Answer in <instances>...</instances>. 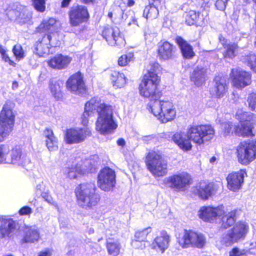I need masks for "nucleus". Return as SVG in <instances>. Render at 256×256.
I'll return each instance as SVG.
<instances>
[{"label": "nucleus", "mask_w": 256, "mask_h": 256, "mask_svg": "<svg viewBox=\"0 0 256 256\" xmlns=\"http://www.w3.org/2000/svg\"><path fill=\"white\" fill-rule=\"evenodd\" d=\"M148 108L162 123L172 120L176 116V110L172 102L157 100L153 104H148Z\"/></svg>", "instance_id": "nucleus-6"}, {"label": "nucleus", "mask_w": 256, "mask_h": 256, "mask_svg": "<svg viewBox=\"0 0 256 256\" xmlns=\"http://www.w3.org/2000/svg\"><path fill=\"white\" fill-rule=\"evenodd\" d=\"M2 60L6 62H8L10 65L14 66L15 63L12 60L10 57L7 54L6 52L4 53V54H1Z\"/></svg>", "instance_id": "nucleus-60"}, {"label": "nucleus", "mask_w": 256, "mask_h": 256, "mask_svg": "<svg viewBox=\"0 0 256 256\" xmlns=\"http://www.w3.org/2000/svg\"><path fill=\"white\" fill-rule=\"evenodd\" d=\"M230 77L233 86L238 89L250 85L252 82L250 73L239 68L232 69Z\"/></svg>", "instance_id": "nucleus-17"}, {"label": "nucleus", "mask_w": 256, "mask_h": 256, "mask_svg": "<svg viewBox=\"0 0 256 256\" xmlns=\"http://www.w3.org/2000/svg\"><path fill=\"white\" fill-rule=\"evenodd\" d=\"M68 88L76 94H82L86 92L85 84L80 73L77 72L71 76L67 81Z\"/></svg>", "instance_id": "nucleus-20"}, {"label": "nucleus", "mask_w": 256, "mask_h": 256, "mask_svg": "<svg viewBox=\"0 0 256 256\" xmlns=\"http://www.w3.org/2000/svg\"><path fill=\"white\" fill-rule=\"evenodd\" d=\"M102 36L111 46L122 48L125 46L124 38L118 27L105 28L102 31Z\"/></svg>", "instance_id": "nucleus-14"}, {"label": "nucleus", "mask_w": 256, "mask_h": 256, "mask_svg": "<svg viewBox=\"0 0 256 256\" xmlns=\"http://www.w3.org/2000/svg\"><path fill=\"white\" fill-rule=\"evenodd\" d=\"M10 148L7 146H0V164H7L9 157Z\"/></svg>", "instance_id": "nucleus-48"}, {"label": "nucleus", "mask_w": 256, "mask_h": 256, "mask_svg": "<svg viewBox=\"0 0 256 256\" xmlns=\"http://www.w3.org/2000/svg\"><path fill=\"white\" fill-rule=\"evenodd\" d=\"M8 160V164L22 166H25L30 162L29 158L26 154L22 152L20 148H14L12 149Z\"/></svg>", "instance_id": "nucleus-22"}, {"label": "nucleus", "mask_w": 256, "mask_h": 256, "mask_svg": "<svg viewBox=\"0 0 256 256\" xmlns=\"http://www.w3.org/2000/svg\"><path fill=\"white\" fill-rule=\"evenodd\" d=\"M71 0H63L62 2V6L66 7L68 4Z\"/></svg>", "instance_id": "nucleus-64"}, {"label": "nucleus", "mask_w": 256, "mask_h": 256, "mask_svg": "<svg viewBox=\"0 0 256 256\" xmlns=\"http://www.w3.org/2000/svg\"><path fill=\"white\" fill-rule=\"evenodd\" d=\"M215 130L210 124L193 125L189 127L186 133L178 131L172 137L173 142L184 151H189L192 148L190 141L198 146H201L214 137Z\"/></svg>", "instance_id": "nucleus-2"}, {"label": "nucleus", "mask_w": 256, "mask_h": 256, "mask_svg": "<svg viewBox=\"0 0 256 256\" xmlns=\"http://www.w3.org/2000/svg\"><path fill=\"white\" fill-rule=\"evenodd\" d=\"M113 110L112 105L102 102L99 98L94 97L85 104L82 124L84 126H86L88 118L98 114L96 130L102 134L112 133L118 126L114 120Z\"/></svg>", "instance_id": "nucleus-1"}, {"label": "nucleus", "mask_w": 256, "mask_h": 256, "mask_svg": "<svg viewBox=\"0 0 256 256\" xmlns=\"http://www.w3.org/2000/svg\"><path fill=\"white\" fill-rule=\"evenodd\" d=\"M220 44L224 46L225 51L224 52V58H232L236 56V52L238 50L236 44L228 42L224 38H220Z\"/></svg>", "instance_id": "nucleus-32"}, {"label": "nucleus", "mask_w": 256, "mask_h": 256, "mask_svg": "<svg viewBox=\"0 0 256 256\" xmlns=\"http://www.w3.org/2000/svg\"><path fill=\"white\" fill-rule=\"evenodd\" d=\"M88 170L82 168L80 164H73L71 167L66 168L64 170V174L70 179H74L82 174H85L88 172Z\"/></svg>", "instance_id": "nucleus-37"}, {"label": "nucleus", "mask_w": 256, "mask_h": 256, "mask_svg": "<svg viewBox=\"0 0 256 256\" xmlns=\"http://www.w3.org/2000/svg\"><path fill=\"white\" fill-rule=\"evenodd\" d=\"M47 148L50 152H54L58 149V140L54 136L52 130L46 128L44 132Z\"/></svg>", "instance_id": "nucleus-31"}, {"label": "nucleus", "mask_w": 256, "mask_h": 256, "mask_svg": "<svg viewBox=\"0 0 256 256\" xmlns=\"http://www.w3.org/2000/svg\"><path fill=\"white\" fill-rule=\"evenodd\" d=\"M106 250L109 255L117 256L121 248L120 244L118 239L108 238L106 240Z\"/></svg>", "instance_id": "nucleus-36"}, {"label": "nucleus", "mask_w": 256, "mask_h": 256, "mask_svg": "<svg viewBox=\"0 0 256 256\" xmlns=\"http://www.w3.org/2000/svg\"><path fill=\"white\" fill-rule=\"evenodd\" d=\"M91 130L88 127L70 128L65 134L64 140L68 144H78L84 141L90 136Z\"/></svg>", "instance_id": "nucleus-15"}, {"label": "nucleus", "mask_w": 256, "mask_h": 256, "mask_svg": "<svg viewBox=\"0 0 256 256\" xmlns=\"http://www.w3.org/2000/svg\"><path fill=\"white\" fill-rule=\"evenodd\" d=\"M148 4L155 6L158 8H160L165 3V0H148Z\"/></svg>", "instance_id": "nucleus-57"}, {"label": "nucleus", "mask_w": 256, "mask_h": 256, "mask_svg": "<svg viewBox=\"0 0 256 256\" xmlns=\"http://www.w3.org/2000/svg\"><path fill=\"white\" fill-rule=\"evenodd\" d=\"M221 126L222 134L224 136H230L236 128V126L230 122H222Z\"/></svg>", "instance_id": "nucleus-46"}, {"label": "nucleus", "mask_w": 256, "mask_h": 256, "mask_svg": "<svg viewBox=\"0 0 256 256\" xmlns=\"http://www.w3.org/2000/svg\"><path fill=\"white\" fill-rule=\"evenodd\" d=\"M151 232L152 228L150 227H148L141 230H138L136 232L134 238L140 240L146 241V240L148 234Z\"/></svg>", "instance_id": "nucleus-49"}, {"label": "nucleus", "mask_w": 256, "mask_h": 256, "mask_svg": "<svg viewBox=\"0 0 256 256\" xmlns=\"http://www.w3.org/2000/svg\"><path fill=\"white\" fill-rule=\"evenodd\" d=\"M72 60V58L68 56L57 54L48 61V65L58 70L66 68Z\"/></svg>", "instance_id": "nucleus-25"}, {"label": "nucleus", "mask_w": 256, "mask_h": 256, "mask_svg": "<svg viewBox=\"0 0 256 256\" xmlns=\"http://www.w3.org/2000/svg\"><path fill=\"white\" fill-rule=\"evenodd\" d=\"M146 241L134 238L132 242V246L135 248L144 249L146 248Z\"/></svg>", "instance_id": "nucleus-54"}, {"label": "nucleus", "mask_w": 256, "mask_h": 256, "mask_svg": "<svg viewBox=\"0 0 256 256\" xmlns=\"http://www.w3.org/2000/svg\"><path fill=\"white\" fill-rule=\"evenodd\" d=\"M12 52L16 58L18 60H20L24 57V50L20 44L15 45L13 48Z\"/></svg>", "instance_id": "nucleus-51"}, {"label": "nucleus", "mask_w": 256, "mask_h": 256, "mask_svg": "<svg viewBox=\"0 0 256 256\" xmlns=\"http://www.w3.org/2000/svg\"><path fill=\"white\" fill-rule=\"evenodd\" d=\"M1 224L0 226V234L2 238L8 236L16 229V222L10 218L6 216L0 218Z\"/></svg>", "instance_id": "nucleus-27"}, {"label": "nucleus", "mask_w": 256, "mask_h": 256, "mask_svg": "<svg viewBox=\"0 0 256 256\" xmlns=\"http://www.w3.org/2000/svg\"><path fill=\"white\" fill-rule=\"evenodd\" d=\"M194 232L192 230H184L177 238V242L182 248H191L193 241Z\"/></svg>", "instance_id": "nucleus-28"}, {"label": "nucleus", "mask_w": 256, "mask_h": 256, "mask_svg": "<svg viewBox=\"0 0 256 256\" xmlns=\"http://www.w3.org/2000/svg\"><path fill=\"white\" fill-rule=\"evenodd\" d=\"M228 0H217L216 2V6L220 10H224L226 8Z\"/></svg>", "instance_id": "nucleus-55"}, {"label": "nucleus", "mask_w": 256, "mask_h": 256, "mask_svg": "<svg viewBox=\"0 0 256 256\" xmlns=\"http://www.w3.org/2000/svg\"><path fill=\"white\" fill-rule=\"evenodd\" d=\"M57 21L54 18H50L48 20H44L40 25L38 28L41 32H48L47 34L53 36V34H57L55 32L57 30L56 26Z\"/></svg>", "instance_id": "nucleus-33"}, {"label": "nucleus", "mask_w": 256, "mask_h": 256, "mask_svg": "<svg viewBox=\"0 0 256 256\" xmlns=\"http://www.w3.org/2000/svg\"><path fill=\"white\" fill-rule=\"evenodd\" d=\"M238 162L248 165L256 158V140L240 142L236 147Z\"/></svg>", "instance_id": "nucleus-9"}, {"label": "nucleus", "mask_w": 256, "mask_h": 256, "mask_svg": "<svg viewBox=\"0 0 256 256\" xmlns=\"http://www.w3.org/2000/svg\"><path fill=\"white\" fill-rule=\"evenodd\" d=\"M191 180L190 176L187 173L182 172L174 174L165 179V183L170 188L176 190H183L188 186Z\"/></svg>", "instance_id": "nucleus-18"}, {"label": "nucleus", "mask_w": 256, "mask_h": 256, "mask_svg": "<svg viewBox=\"0 0 256 256\" xmlns=\"http://www.w3.org/2000/svg\"><path fill=\"white\" fill-rule=\"evenodd\" d=\"M44 200L50 204H54V200L52 196L46 192H44L40 194Z\"/></svg>", "instance_id": "nucleus-58"}, {"label": "nucleus", "mask_w": 256, "mask_h": 256, "mask_svg": "<svg viewBox=\"0 0 256 256\" xmlns=\"http://www.w3.org/2000/svg\"><path fill=\"white\" fill-rule=\"evenodd\" d=\"M206 244V238L201 233L194 231L192 248H202Z\"/></svg>", "instance_id": "nucleus-42"}, {"label": "nucleus", "mask_w": 256, "mask_h": 256, "mask_svg": "<svg viewBox=\"0 0 256 256\" xmlns=\"http://www.w3.org/2000/svg\"><path fill=\"white\" fill-rule=\"evenodd\" d=\"M44 186L42 181L36 184V194H40L44 192Z\"/></svg>", "instance_id": "nucleus-59"}, {"label": "nucleus", "mask_w": 256, "mask_h": 256, "mask_svg": "<svg viewBox=\"0 0 256 256\" xmlns=\"http://www.w3.org/2000/svg\"><path fill=\"white\" fill-rule=\"evenodd\" d=\"M174 48L172 44L169 42H160L158 45V54L160 59L168 60L173 55Z\"/></svg>", "instance_id": "nucleus-26"}, {"label": "nucleus", "mask_w": 256, "mask_h": 256, "mask_svg": "<svg viewBox=\"0 0 256 256\" xmlns=\"http://www.w3.org/2000/svg\"><path fill=\"white\" fill-rule=\"evenodd\" d=\"M246 176V172L244 170L229 174L226 177L228 189L234 192L238 191L242 188Z\"/></svg>", "instance_id": "nucleus-19"}, {"label": "nucleus", "mask_w": 256, "mask_h": 256, "mask_svg": "<svg viewBox=\"0 0 256 256\" xmlns=\"http://www.w3.org/2000/svg\"><path fill=\"white\" fill-rule=\"evenodd\" d=\"M160 65L157 62L150 64L148 67V72L144 74L140 84V94L150 101L148 104H153L160 98V92L157 87L160 79L157 74Z\"/></svg>", "instance_id": "nucleus-4"}, {"label": "nucleus", "mask_w": 256, "mask_h": 256, "mask_svg": "<svg viewBox=\"0 0 256 256\" xmlns=\"http://www.w3.org/2000/svg\"><path fill=\"white\" fill-rule=\"evenodd\" d=\"M8 16L11 20L20 19L22 20L23 22H26L31 18V14L28 12L25 8H22V12H20L14 10H10Z\"/></svg>", "instance_id": "nucleus-39"}, {"label": "nucleus", "mask_w": 256, "mask_h": 256, "mask_svg": "<svg viewBox=\"0 0 256 256\" xmlns=\"http://www.w3.org/2000/svg\"><path fill=\"white\" fill-rule=\"evenodd\" d=\"M249 108L253 111L256 112V93L250 94L247 99Z\"/></svg>", "instance_id": "nucleus-53"}, {"label": "nucleus", "mask_w": 256, "mask_h": 256, "mask_svg": "<svg viewBox=\"0 0 256 256\" xmlns=\"http://www.w3.org/2000/svg\"><path fill=\"white\" fill-rule=\"evenodd\" d=\"M242 62L246 64L250 69L256 72V55L253 53H250L244 56L242 58Z\"/></svg>", "instance_id": "nucleus-44"}, {"label": "nucleus", "mask_w": 256, "mask_h": 256, "mask_svg": "<svg viewBox=\"0 0 256 256\" xmlns=\"http://www.w3.org/2000/svg\"><path fill=\"white\" fill-rule=\"evenodd\" d=\"M32 212V209L28 206L22 207L18 211V213L20 216L30 215Z\"/></svg>", "instance_id": "nucleus-56"}, {"label": "nucleus", "mask_w": 256, "mask_h": 256, "mask_svg": "<svg viewBox=\"0 0 256 256\" xmlns=\"http://www.w3.org/2000/svg\"><path fill=\"white\" fill-rule=\"evenodd\" d=\"M110 78L113 86L116 88H123L126 84V78L122 73L114 71L110 74Z\"/></svg>", "instance_id": "nucleus-38"}, {"label": "nucleus", "mask_w": 256, "mask_h": 256, "mask_svg": "<svg viewBox=\"0 0 256 256\" xmlns=\"http://www.w3.org/2000/svg\"><path fill=\"white\" fill-rule=\"evenodd\" d=\"M186 22L189 26L196 24L197 26H202L204 24V18L200 16L199 12L194 10H190L185 14Z\"/></svg>", "instance_id": "nucleus-30"}, {"label": "nucleus", "mask_w": 256, "mask_h": 256, "mask_svg": "<svg viewBox=\"0 0 256 256\" xmlns=\"http://www.w3.org/2000/svg\"><path fill=\"white\" fill-rule=\"evenodd\" d=\"M122 9L118 6H116L112 10V11L110 12L108 14V16L110 18H114V20H120L122 14Z\"/></svg>", "instance_id": "nucleus-50"}, {"label": "nucleus", "mask_w": 256, "mask_h": 256, "mask_svg": "<svg viewBox=\"0 0 256 256\" xmlns=\"http://www.w3.org/2000/svg\"><path fill=\"white\" fill-rule=\"evenodd\" d=\"M228 89L224 77L216 76L214 79V85L210 89V94L213 98H220L224 96Z\"/></svg>", "instance_id": "nucleus-21"}, {"label": "nucleus", "mask_w": 256, "mask_h": 256, "mask_svg": "<svg viewBox=\"0 0 256 256\" xmlns=\"http://www.w3.org/2000/svg\"><path fill=\"white\" fill-rule=\"evenodd\" d=\"M236 116L241 122L240 126H236L234 131L236 134L243 137L254 136L252 129L254 128V126H256V116L249 112L238 110Z\"/></svg>", "instance_id": "nucleus-8"}, {"label": "nucleus", "mask_w": 256, "mask_h": 256, "mask_svg": "<svg viewBox=\"0 0 256 256\" xmlns=\"http://www.w3.org/2000/svg\"><path fill=\"white\" fill-rule=\"evenodd\" d=\"M198 196L202 199H208L214 192V184L206 182H200L197 188Z\"/></svg>", "instance_id": "nucleus-35"}, {"label": "nucleus", "mask_w": 256, "mask_h": 256, "mask_svg": "<svg viewBox=\"0 0 256 256\" xmlns=\"http://www.w3.org/2000/svg\"><path fill=\"white\" fill-rule=\"evenodd\" d=\"M125 144H126V142H125V140L124 139L121 138H119L118 140H117V144L119 146H124V145H125Z\"/></svg>", "instance_id": "nucleus-63"}, {"label": "nucleus", "mask_w": 256, "mask_h": 256, "mask_svg": "<svg viewBox=\"0 0 256 256\" xmlns=\"http://www.w3.org/2000/svg\"><path fill=\"white\" fill-rule=\"evenodd\" d=\"M98 186L102 190H112L116 184V174L114 170L109 168L102 170L98 176Z\"/></svg>", "instance_id": "nucleus-12"}, {"label": "nucleus", "mask_w": 256, "mask_h": 256, "mask_svg": "<svg viewBox=\"0 0 256 256\" xmlns=\"http://www.w3.org/2000/svg\"><path fill=\"white\" fill-rule=\"evenodd\" d=\"M252 250V248L240 250L238 248H234L230 252V256H249L250 254H256V252Z\"/></svg>", "instance_id": "nucleus-45"}, {"label": "nucleus", "mask_w": 256, "mask_h": 256, "mask_svg": "<svg viewBox=\"0 0 256 256\" xmlns=\"http://www.w3.org/2000/svg\"><path fill=\"white\" fill-rule=\"evenodd\" d=\"M34 8L39 12H44L46 9L45 0H32Z\"/></svg>", "instance_id": "nucleus-52"}, {"label": "nucleus", "mask_w": 256, "mask_h": 256, "mask_svg": "<svg viewBox=\"0 0 256 256\" xmlns=\"http://www.w3.org/2000/svg\"><path fill=\"white\" fill-rule=\"evenodd\" d=\"M38 256H52V252L49 250H46L41 252Z\"/></svg>", "instance_id": "nucleus-61"}, {"label": "nucleus", "mask_w": 256, "mask_h": 256, "mask_svg": "<svg viewBox=\"0 0 256 256\" xmlns=\"http://www.w3.org/2000/svg\"><path fill=\"white\" fill-rule=\"evenodd\" d=\"M154 138V136L152 135L144 136L142 137V140L146 142H148Z\"/></svg>", "instance_id": "nucleus-62"}, {"label": "nucleus", "mask_w": 256, "mask_h": 256, "mask_svg": "<svg viewBox=\"0 0 256 256\" xmlns=\"http://www.w3.org/2000/svg\"><path fill=\"white\" fill-rule=\"evenodd\" d=\"M14 122V115L10 106L6 104L0 114V142L12 131Z\"/></svg>", "instance_id": "nucleus-10"}, {"label": "nucleus", "mask_w": 256, "mask_h": 256, "mask_svg": "<svg viewBox=\"0 0 256 256\" xmlns=\"http://www.w3.org/2000/svg\"><path fill=\"white\" fill-rule=\"evenodd\" d=\"M206 70L201 66L196 67L190 76L191 80L198 86H202L206 80Z\"/></svg>", "instance_id": "nucleus-29"}, {"label": "nucleus", "mask_w": 256, "mask_h": 256, "mask_svg": "<svg viewBox=\"0 0 256 256\" xmlns=\"http://www.w3.org/2000/svg\"><path fill=\"white\" fill-rule=\"evenodd\" d=\"M159 14V8L150 4L146 6L144 10L143 15L147 19L156 18Z\"/></svg>", "instance_id": "nucleus-43"}, {"label": "nucleus", "mask_w": 256, "mask_h": 256, "mask_svg": "<svg viewBox=\"0 0 256 256\" xmlns=\"http://www.w3.org/2000/svg\"><path fill=\"white\" fill-rule=\"evenodd\" d=\"M225 214L224 207L222 205L216 207L202 206L198 212L199 218L206 222H212Z\"/></svg>", "instance_id": "nucleus-16"}, {"label": "nucleus", "mask_w": 256, "mask_h": 256, "mask_svg": "<svg viewBox=\"0 0 256 256\" xmlns=\"http://www.w3.org/2000/svg\"><path fill=\"white\" fill-rule=\"evenodd\" d=\"M240 210H234L225 214L220 218L222 226L227 228L234 225L230 229L226 231L221 236L220 242L222 244L228 246L243 240L250 231V225L245 220L236 221L240 214Z\"/></svg>", "instance_id": "nucleus-3"}, {"label": "nucleus", "mask_w": 256, "mask_h": 256, "mask_svg": "<svg viewBox=\"0 0 256 256\" xmlns=\"http://www.w3.org/2000/svg\"><path fill=\"white\" fill-rule=\"evenodd\" d=\"M148 170L154 177L165 176L168 172V162L158 151L150 152L146 158Z\"/></svg>", "instance_id": "nucleus-7"}, {"label": "nucleus", "mask_w": 256, "mask_h": 256, "mask_svg": "<svg viewBox=\"0 0 256 256\" xmlns=\"http://www.w3.org/2000/svg\"><path fill=\"white\" fill-rule=\"evenodd\" d=\"M63 86V83L59 80L54 79L51 80L50 83V88L52 94L58 100L60 98L62 95L61 88Z\"/></svg>", "instance_id": "nucleus-41"}, {"label": "nucleus", "mask_w": 256, "mask_h": 256, "mask_svg": "<svg viewBox=\"0 0 256 256\" xmlns=\"http://www.w3.org/2000/svg\"><path fill=\"white\" fill-rule=\"evenodd\" d=\"M39 228L36 226H26L23 229L22 241L24 243L37 242L40 239Z\"/></svg>", "instance_id": "nucleus-24"}, {"label": "nucleus", "mask_w": 256, "mask_h": 256, "mask_svg": "<svg viewBox=\"0 0 256 256\" xmlns=\"http://www.w3.org/2000/svg\"><path fill=\"white\" fill-rule=\"evenodd\" d=\"M134 60V54L130 52L122 55L118 59V64L120 66H126Z\"/></svg>", "instance_id": "nucleus-47"}, {"label": "nucleus", "mask_w": 256, "mask_h": 256, "mask_svg": "<svg viewBox=\"0 0 256 256\" xmlns=\"http://www.w3.org/2000/svg\"><path fill=\"white\" fill-rule=\"evenodd\" d=\"M170 242L169 235L166 232H162L154 238L151 244V248L162 254L168 248Z\"/></svg>", "instance_id": "nucleus-23"}, {"label": "nucleus", "mask_w": 256, "mask_h": 256, "mask_svg": "<svg viewBox=\"0 0 256 256\" xmlns=\"http://www.w3.org/2000/svg\"><path fill=\"white\" fill-rule=\"evenodd\" d=\"M60 44L56 34H46L34 45V52L39 56H45L50 54V47H56Z\"/></svg>", "instance_id": "nucleus-11"}, {"label": "nucleus", "mask_w": 256, "mask_h": 256, "mask_svg": "<svg viewBox=\"0 0 256 256\" xmlns=\"http://www.w3.org/2000/svg\"><path fill=\"white\" fill-rule=\"evenodd\" d=\"M70 24L78 26L86 23L90 18V14L86 6L82 5L73 6L68 13Z\"/></svg>", "instance_id": "nucleus-13"}, {"label": "nucleus", "mask_w": 256, "mask_h": 256, "mask_svg": "<svg viewBox=\"0 0 256 256\" xmlns=\"http://www.w3.org/2000/svg\"><path fill=\"white\" fill-rule=\"evenodd\" d=\"M176 40L181 50L184 57L186 58H190L194 56V53L192 46L186 40L180 36L176 37Z\"/></svg>", "instance_id": "nucleus-34"}, {"label": "nucleus", "mask_w": 256, "mask_h": 256, "mask_svg": "<svg viewBox=\"0 0 256 256\" xmlns=\"http://www.w3.org/2000/svg\"><path fill=\"white\" fill-rule=\"evenodd\" d=\"M120 20L121 22H124L128 26H130L132 24L138 26L134 13L131 10H122Z\"/></svg>", "instance_id": "nucleus-40"}, {"label": "nucleus", "mask_w": 256, "mask_h": 256, "mask_svg": "<svg viewBox=\"0 0 256 256\" xmlns=\"http://www.w3.org/2000/svg\"><path fill=\"white\" fill-rule=\"evenodd\" d=\"M96 191V186L94 182L80 184L76 189L78 204L85 208H91L96 206L100 200V196Z\"/></svg>", "instance_id": "nucleus-5"}]
</instances>
